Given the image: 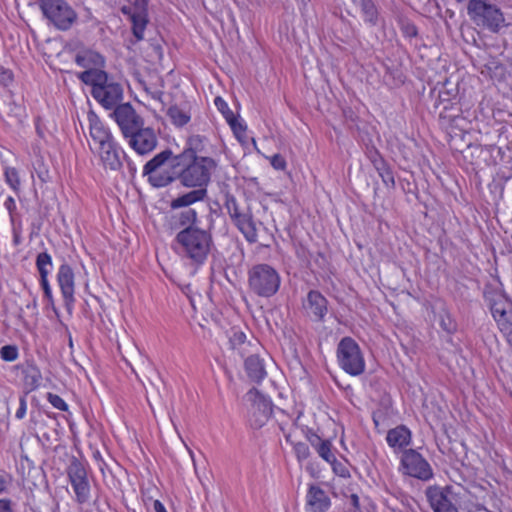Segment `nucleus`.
<instances>
[{"label":"nucleus","mask_w":512,"mask_h":512,"mask_svg":"<svg viewBox=\"0 0 512 512\" xmlns=\"http://www.w3.org/2000/svg\"><path fill=\"white\" fill-rule=\"evenodd\" d=\"M374 163H376L375 160ZM375 165L376 169L378 170L379 176L382 178L383 183L387 187H394L395 180L392 171L386 167L385 163L382 160H380V165Z\"/></svg>","instance_id":"c9c22d12"},{"label":"nucleus","mask_w":512,"mask_h":512,"mask_svg":"<svg viewBox=\"0 0 512 512\" xmlns=\"http://www.w3.org/2000/svg\"><path fill=\"white\" fill-rule=\"evenodd\" d=\"M236 126H237V132H234L235 134L238 135L239 133H244L245 132L246 127L243 126L240 122L237 121Z\"/></svg>","instance_id":"13d9d810"},{"label":"nucleus","mask_w":512,"mask_h":512,"mask_svg":"<svg viewBox=\"0 0 512 512\" xmlns=\"http://www.w3.org/2000/svg\"><path fill=\"white\" fill-rule=\"evenodd\" d=\"M401 470L411 477L427 481L433 477V470L426 459L416 450H405L401 457Z\"/></svg>","instance_id":"f8f14e48"},{"label":"nucleus","mask_w":512,"mask_h":512,"mask_svg":"<svg viewBox=\"0 0 512 512\" xmlns=\"http://www.w3.org/2000/svg\"><path fill=\"white\" fill-rule=\"evenodd\" d=\"M90 147L98 154L105 169L117 171L122 167L121 154H123V151L115 140L105 146L93 148L90 145Z\"/></svg>","instance_id":"a211bd4d"},{"label":"nucleus","mask_w":512,"mask_h":512,"mask_svg":"<svg viewBox=\"0 0 512 512\" xmlns=\"http://www.w3.org/2000/svg\"><path fill=\"white\" fill-rule=\"evenodd\" d=\"M328 463L331 464L334 473L339 475L340 477L346 478L350 476L347 468L341 462L337 461L335 456L334 461Z\"/></svg>","instance_id":"a19ab883"},{"label":"nucleus","mask_w":512,"mask_h":512,"mask_svg":"<svg viewBox=\"0 0 512 512\" xmlns=\"http://www.w3.org/2000/svg\"><path fill=\"white\" fill-rule=\"evenodd\" d=\"M121 12L124 15H127L129 17L131 23L133 24V16H134V13H135V10L133 9V6H123L121 8Z\"/></svg>","instance_id":"3c124183"},{"label":"nucleus","mask_w":512,"mask_h":512,"mask_svg":"<svg viewBox=\"0 0 512 512\" xmlns=\"http://www.w3.org/2000/svg\"><path fill=\"white\" fill-rule=\"evenodd\" d=\"M36 267L40 278L48 277L52 268V258L47 252H41L36 258Z\"/></svg>","instance_id":"c756f323"},{"label":"nucleus","mask_w":512,"mask_h":512,"mask_svg":"<svg viewBox=\"0 0 512 512\" xmlns=\"http://www.w3.org/2000/svg\"><path fill=\"white\" fill-rule=\"evenodd\" d=\"M506 336L507 342L512 347V325L507 330H500Z\"/></svg>","instance_id":"864d4df0"},{"label":"nucleus","mask_w":512,"mask_h":512,"mask_svg":"<svg viewBox=\"0 0 512 512\" xmlns=\"http://www.w3.org/2000/svg\"><path fill=\"white\" fill-rule=\"evenodd\" d=\"M27 410V402H26V394H23L19 398V408L16 411L15 417L17 419H23L26 415Z\"/></svg>","instance_id":"37998d69"},{"label":"nucleus","mask_w":512,"mask_h":512,"mask_svg":"<svg viewBox=\"0 0 512 512\" xmlns=\"http://www.w3.org/2000/svg\"><path fill=\"white\" fill-rule=\"evenodd\" d=\"M246 335L242 331H236L233 333L232 337L230 338V342L233 347L236 345H241L245 342Z\"/></svg>","instance_id":"a18cd8bd"},{"label":"nucleus","mask_w":512,"mask_h":512,"mask_svg":"<svg viewBox=\"0 0 512 512\" xmlns=\"http://www.w3.org/2000/svg\"><path fill=\"white\" fill-rule=\"evenodd\" d=\"M167 115L171 122L179 127L186 125L190 121V115L178 106H171L167 111Z\"/></svg>","instance_id":"7c9ffc66"},{"label":"nucleus","mask_w":512,"mask_h":512,"mask_svg":"<svg viewBox=\"0 0 512 512\" xmlns=\"http://www.w3.org/2000/svg\"><path fill=\"white\" fill-rule=\"evenodd\" d=\"M41 378V373L35 366H28L24 370L25 383L29 385L31 389H35L40 385Z\"/></svg>","instance_id":"72a5a7b5"},{"label":"nucleus","mask_w":512,"mask_h":512,"mask_svg":"<svg viewBox=\"0 0 512 512\" xmlns=\"http://www.w3.org/2000/svg\"><path fill=\"white\" fill-rule=\"evenodd\" d=\"M12 483V476L7 473L0 474V494L7 490Z\"/></svg>","instance_id":"c03bdc74"},{"label":"nucleus","mask_w":512,"mask_h":512,"mask_svg":"<svg viewBox=\"0 0 512 512\" xmlns=\"http://www.w3.org/2000/svg\"><path fill=\"white\" fill-rule=\"evenodd\" d=\"M303 308L310 318L321 321L327 313V300L320 292L311 290L303 302Z\"/></svg>","instance_id":"aec40b11"},{"label":"nucleus","mask_w":512,"mask_h":512,"mask_svg":"<svg viewBox=\"0 0 512 512\" xmlns=\"http://www.w3.org/2000/svg\"><path fill=\"white\" fill-rule=\"evenodd\" d=\"M207 197L206 188H196L186 194L180 195L171 201L170 207L178 209L188 207L196 202L203 201Z\"/></svg>","instance_id":"cd10ccee"},{"label":"nucleus","mask_w":512,"mask_h":512,"mask_svg":"<svg viewBox=\"0 0 512 512\" xmlns=\"http://www.w3.org/2000/svg\"><path fill=\"white\" fill-rule=\"evenodd\" d=\"M172 156L171 150H164L155 155L143 167V176L147 177L148 182L156 188H161L173 182L174 177L170 170L162 169V166Z\"/></svg>","instance_id":"9d476101"},{"label":"nucleus","mask_w":512,"mask_h":512,"mask_svg":"<svg viewBox=\"0 0 512 512\" xmlns=\"http://www.w3.org/2000/svg\"><path fill=\"white\" fill-rule=\"evenodd\" d=\"M245 371L251 381L260 383L267 375L263 360L257 355H251L245 360Z\"/></svg>","instance_id":"bb28decb"},{"label":"nucleus","mask_w":512,"mask_h":512,"mask_svg":"<svg viewBox=\"0 0 512 512\" xmlns=\"http://www.w3.org/2000/svg\"><path fill=\"white\" fill-rule=\"evenodd\" d=\"M250 402L249 422L253 428H261L270 419L273 412L272 401L260 393L256 388L250 389L246 394Z\"/></svg>","instance_id":"9b49d317"},{"label":"nucleus","mask_w":512,"mask_h":512,"mask_svg":"<svg viewBox=\"0 0 512 512\" xmlns=\"http://www.w3.org/2000/svg\"><path fill=\"white\" fill-rule=\"evenodd\" d=\"M13 81L12 72L6 69L0 70V82L4 85H9Z\"/></svg>","instance_id":"de8ad7c7"},{"label":"nucleus","mask_w":512,"mask_h":512,"mask_svg":"<svg viewBox=\"0 0 512 512\" xmlns=\"http://www.w3.org/2000/svg\"><path fill=\"white\" fill-rule=\"evenodd\" d=\"M43 292H44V296L48 300V302L53 304L54 299H53V294H52L51 287L48 290H44Z\"/></svg>","instance_id":"5fc2aeb1"},{"label":"nucleus","mask_w":512,"mask_h":512,"mask_svg":"<svg viewBox=\"0 0 512 512\" xmlns=\"http://www.w3.org/2000/svg\"><path fill=\"white\" fill-rule=\"evenodd\" d=\"M270 164L276 170H284L286 168V160L280 154H275L270 158Z\"/></svg>","instance_id":"79ce46f5"},{"label":"nucleus","mask_w":512,"mask_h":512,"mask_svg":"<svg viewBox=\"0 0 512 512\" xmlns=\"http://www.w3.org/2000/svg\"><path fill=\"white\" fill-rule=\"evenodd\" d=\"M111 117L119 126L124 138L144 126V119L130 103H122L113 109Z\"/></svg>","instance_id":"4468645a"},{"label":"nucleus","mask_w":512,"mask_h":512,"mask_svg":"<svg viewBox=\"0 0 512 512\" xmlns=\"http://www.w3.org/2000/svg\"><path fill=\"white\" fill-rule=\"evenodd\" d=\"M279 273L268 264L253 266L248 273L250 290L260 297H271L279 290Z\"/></svg>","instance_id":"39448f33"},{"label":"nucleus","mask_w":512,"mask_h":512,"mask_svg":"<svg viewBox=\"0 0 512 512\" xmlns=\"http://www.w3.org/2000/svg\"><path fill=\"white\" fill-rule=\"evenodd\" d=\"M6 183L16 192L19 191L20 179L16 168L6 167L4 171Z\"/></svg>","instance_id":"e433bc0d"},{"label":"nucleus","mask_w":512,"mask_h":512,"mask_svg":"<svg viewBox=\"0 0 512 512\" xmlns=\"http://www.w3.org/2000/svg\"><path fill=\"white\" fill-rule=\"evenodd\" d=\"M41 9L60 30H68L77 19L76 12L65 0H42Z\"/></svg>","instance_id":"1a4fd4ad"},{"label":"nucleus","mask_w":512,"mask_h":512,"mask_svg":"<svg viewBox=\"0 0 512 512\" xmlns=\"http://www.w3.org/2000/svg\"><path fill=\"white\" fill-rule=\"evenodd\" d=\"M93 458L98 462H103L101 453L98 450L93 452Z\"/></svg>","instance_id":"bf43d9fd"},{"label":"nucleus","mask_w":512,"mask_h":512,"mask_svg":"<svg viewBox=\"0 0 512 512\" xmlns=\"http://www.w3.org/2000/svg\"><path fill=\"white\" fill-rule=\"evenodd\" d=\"M153 509L155 512H167L166 508L164 507L163 503L159 500H155L153 503Z\"/></svg>","instance_id":"603ef678"},{"label":"nucleus","mask_w":512,"mask_h":512,"mask_svg":"<svg viewBox=\"0 0 512 512\" xmlns=\"http://www.w3.org/2000/svg\"><path fill=\"white\" fill-rule=\"evenodd\" d=\"M87 118L89 122V134L95 148L103 145L105 146L106 144L114 141V137L109 128L105 127L93 111L88 112Z\"/></svg>","instance_id":"6ab92c4d"},{"label":"nucleus","mask_w":512,"mask_h":512,"mask_svg":"<svg viewBox=\"0 0 512 512\" xmlns=\"http://www.w3.org/2000/svg\"><path fill=\"white\" fill-rule=\"evenodd\" d=\"M40 285H41L43 291L48 290L51 287L49 284V281H48V277L40 278Z\"/></svg>","instance_id":"6e6d98bb"},{"label":"nucleus","mask_w":512,"mask_h":512,"mask_svg":"<svg viewBox=\"0 0 512 512\" xmlns=\"http://www.w3.org/2000/svg\"><path fill=\"white\" fill-rule=\"evenodd\" d=\"M214 104L216 108L221 112L224 116L230 127L234 132H237V118L235 117L232 110L229 108L227 102L220 96L216 97L214 100Z\"/></svg>","instance_id":"c85d7f7f"},{"label":"nucleus","mask_w":512,"mask_h":512,"mask_svg":"<svg viewBox=\"0 0 512 512\" xmlns=\"http://www.w3.org/2000/svg\"><path fill=\"white\" fill-rule=\"evenodd\" d=\"M75 62L77 65L85 68V70L101 69L105 64L104 57L92 50L78 53L75 57Z\"/></svg>","instance_id":"a878e982"},{"label":"nucleus","mask_w":512,"mask_h":512,"mask_svg":"<svg viewBox=\"0 0 512 512\" xmlns=\"http://www.w3.org/2000/svg\"><path fill=\"white\" fill-rule=\"evenodd\" d=\"M451 493V486H429L426 489L425 495L433 512H458L450 498Z\"/></svg>","instance_id":"dca6fc26"},{"label":"nucleus","mask_w":512,"mask_h":512,"mask_svg":"<svg viewBox=\"0 0 512 512\" xmlns=\"http://www.w3.org/2000/svg\"><path fill=\"white\" fill-rule=\"evenodd\" d=\"M78 78L91 86L92 97L105 109H115L123 99V87L102 69L85 70Z\"/></svg>","instance_id":"f03ea898"},{"label":"nucleus","mask_w":512,"mask_h":512,"mask_svg":"<svg viewBox=\"0 0 512 512\" xmlns=\"http://www.w3.org/2000/svg\"><path fill=\"white\" fill-rule=\"evenodd\" d=\"M475 509H476V511L493 512V511L487 509L483 503H476Z\"/></svg>","instance_id":"4d7b16f0"},{"label":"nucleus","mask_w":512,"mask_h":512,"mask_svg":"<svg viewBox=\"0 0 512 512\" xmlns=\"http://www.w3.org/2000/svg\"><path fill=\"white\" fill-rule=\"evenodd\" d=\"M129 146L139 155H145L152 152L158 143L155 131L150 127H144L134 131L125 138Z\"/></svg>","instance_id":"f3484780"},{"label":"nucleus","mask_w":512,"mask_h":512,"mask_svg":"<svg viewBox=\"0 0 512 512\" xmlns=\"http://www.w3.org/2000/svg\"><path fill=\"white\" fill-rule=\"evenodd\" d=\"M0 512H13L10 499H0Z\"/></svg>","instance_id":"8fccbe9b"},{"label":"nucleus","mask_w":512,"mask_h":512,"mask_svg":"<svg viewBox=\"0 0 512 512\" xmlns=\"http://www.w3.org/2000/svg\"><path fill=\"white\" fill-rule=\"evenodd\" d=\"M133 35L137 41L144 38V31L149 22L148 19V0H133Z\"/></svg>","instance_id":"412c9836"},{"label":"nucleus","mask_w":512,"mask_h":512,"mask_svg":"<svg viewBox=\"0 0 512 512\" xmlns=\"http://www.w3.org/2000/svg\"><path fill=\"white\" fill-rule=\"evenodd\" d=\"M47 400L54 408L60 411L68 410V405L66 404V402L57 394L48 393Z\"/></svg>","instance_id":"ea45409f"},{"label":"nucleus","mask_w":512,"mask_h":512,"mask_svg":"<svg viewBox=\"0 0 512 512\" xmlns=\"http://www.w3.org/2000/svg\"><path fill=\"white\" fill-rule=\"evenodd\" d=\"M339 367L351 376H359L365 371V359L358 343L351 337H344L337 346Z\"/></svg>","instance_id":"423d86ee"},{"label":"nucleus","mask_w":512,"mask_h":512,"mask_svg":"<svg viewBox=\"0 0 512 512\" xmlns=\"http://www.w3.org/2000/svg\"><path fill=\"white\" fill-rule=\"evenodd\" d=\"M293 450L299 462H302L309 458L310 450L306 443L295 442L293 443Z\"/></svg>","instance_id":"4c0bfd02"},{"label":"nucleus","mask_w":512,"mask_h":512,"mask_svg":"<svg viewBox=\"0 0 512 512\" xmlns=\"http://www.w3.org/2000/svg\"><path fill=\"white\" fill-rule=\"evenodd\" d=\"M128 168H129V170H130V172L132 174H134L136 172V170H137L135 165L133 163H131V162H128Z\"/></svg>","instance_id":"052dcab7"},{"label":"nucleus","mask_w":512,"mask_h":512,"mask_svg":"<svg viewBox=\"0 0 512 512\" xmlns=\"http://www.w3.org/2000/svg\"><path fill=\"white\" fill-rule=\"evenodd\" d=\"M438 320L440 327L448 334H452L457 329L456 322L452 319L451 315L446 311L442 310L438 313Z\"/></svg>","instance_id":"473e14b6"},{"label":"nucleus","mask_w":512,"mask_h":512,"mask_svg":"<svg viewBox=\"0 0 512 512\" xmlns=\"http://www.w3.org/2000/svg\"><path fill=\"white\" fill-rule=\"evenodd\" d=\"M208 139L201 135H192L187 139L186 147L184 150L175 156V159L182 161L189 160L196 157H205L203 154L206 151V144Z\"/></svg>","instance_id":"4be33fe9"},{"label":"nucleus","mask_w":512,"mask_h":512,"mask_svg":"<svg viewBox=\"0 0 512 512\" xmlns=\"http://www.w3.org/2000/svg\"><path fill=\"white\" fill-rule=\"evenodd\" d=\"M403 31H404L405 35L408 37H415L418 34L416 26L413 24H410V23L406 24L403 27Z\"/></svg>","instance_id":"09e8293b"},{"label":"nucleus","mask_w":512,"mask_h":512,"mask_svg":"<svg viewBox=\"0 0 512 512\" xmlns=\"http://www.w3.org/2000/svg\"><path fill=\"white\" fill-rule=\"evenodd\" d=\"M361 7L365 21L375 24L377 20V10L373 2L371 0H362Z\"/></svg>","instance_id":"f704fd0d"},{"label":"nucleus","mask_w":512,"mask_h":512,"mask_svg":"<svg viewBox=\"0 0 512 512\" xmlns=\"http://www.w3.org/2000/svg\"><path fill=\"white\" fill-rule=\"evenodd\" d=\"M306 439L323 460L326 462L334 461V453L332 452V443L330 440L322 439L312 429L307 430Z\"/></svg>","instance_id":"5701e85b"},{"label":"nucleus","mask_w":512,"mask_h":512,"mask_svg":"<svg viewBox=\"0 0 512 512\" xmlns=\"http://www.w3.org/2000/svg\"><path fill=\"white\" fill-rule=\"evenodd\" d=\"M175 166L182 167L178 179L183 186L206 188L217 168V162L212 157H196L186 161L175 159Z\"/></svg>","instance_id":"7ed1b4c3"},{"label":"nucleus","mask_w":512,"mask_h":512,"mask_svg":"<svg viewBox=\"0 0 512 512\" xmlns=\"http://www.w3.org/2000/svg\"><path fill=\"white\" fill-rule=\"evenodd\" d=\"M224 207L233 223L240 231L247 242L254 244L258 242V227L262 222L257 221L249 207L243 208L237 199L231 195H225Z\"/></svg>","instance_id":"20e7f679"},{"label":"nucleus","mask_w":512,"mask_h":512,"mask_svg":"<svg viewBox=\"0 0 512 512\" xmlns=\"http://www.w3.org/2000/svg\"><path fill=\"white\" fill-rule=\"evenodd\" d=\"M177 223L180 227L184 228H190V227H197L196 221H197V212L194 209H187L184 211H181L176 215Z\"/></svg>","instance_id":"2f4dec72"},{"label":"nucleus","mask_w":512,"mask_h":512,"mask_svg":"<svg viewBox=\"0 0 512 512\" xmlns=\"http://www.w3.org/2000/svg\"><path fill=\"white\" fill-rule=\"evenodd\" d=\"M178 254L193 265H202L214 247L212 233L200 227L184 228L175 237Z\"/></svg>","instance_id":"f257e3e1"},{"label":"nucleus","mask_w":512,"mask_h":512,"mask_svg":"<svg viewBox=\"0 0 512 512\" xmlns=\"http://www.w3.org/2000/svg\"><path fill=\"white\" fill-rule=\"evenodd\" d=\"M307 504L312 512H326L330 507V499L320 487L311 485L307 493Z\"/></svg>","instance_id":"b1692460"},{"label":"nucleus","mask_w":512,"mask_h":512,"mask_svg":"<svg viewBox=\"0 0 512 512\" xmlns=\"http://www.w3.org/2000/svg\"><path fill=\"white\" fill-rule=\"evenodd\" d=\"M57 283L61 290L64 306L69 314H72L75 299V276L73 269L67 263L59 266L57 272Z\"/></svg>","instance_id":"2eb2a0df"},{"label":"nucleus","mask_w":512,"mask_h":512,"mask_svg":"<svg viewBox=\"0 0 512 512\" xmlns=\"http://www.w3.org/2000/svg\"><path fill=\"white\" fill-rule=\"evenodd\" d=\"M387 443L394 449H403L411 442V431L404 425L390 429L386 436Z\"/></svg>","instance_id":"393cba45"},{"label":"nucleus","mask_w":512,"mask_h":512,"mask_svg":"<svg viewBox=\"0 0 512 512\" xmlns=\"http://www.w3.org/2000/svg\"><path fill=\"white\" fill-rule=\"evenodd\" d=\"M66 473L75 494V500L78 504L89 502L91 497V486L88 479L87 469L78 458L72 456Z\"/></svg>","instance_id":"6e6552de"},{"label":"nucleus","mask_w":512,"mask_h":512,"mask_svg":"<svg viewBox=\"0 0 512 512\" xmlns=\"http://www.w3.org/2000/svg\"><path fill=\"white\" fill-rule=\"evenodd\" d=\"M0 357L4 361L12 362L18 357V349L14 345H5L0 349Z\"/></svg>","instance_id":"58836bf2"},{"label":"nucleus","mask_w":512,"mask_h":512,"mask_svg":"<svg viewBox=\"0 0 512 512\" xmlns=\"http://www.w3.org/2000/svg\"><path fill=\"white\" fill-rule=\"evenodd\" d=\"M493 318L500 330H507L512 325V301L501 292L485 295Z\"/></svg>","instance_id":"ddd939ff"},{"label":"nucleus","mask_w":512,"mask_h":512,"mask_svg":"<svg viewBox=\"0 0 512 512\" xmlns=\"http://www.w3.org/2000/svg\"><path fill=\"white\" fill-rule=\"evenodd\" d=\"M467 10L473 21L492 32H498L504 26L505 19L501 10L484 0H470Z\"/></svg>","instance_id":"0eeeda50"},{"label":"nucleus","mask_w":512,"mask_h":512,"mask_svg":"<svg viewBox=\"0 0 512 512\" xmlns=\"http://www.w3.org/2000/svg\"><path fill=\"white\" fill-rule=\"evenodd\" d=\"M4 207L9 212L11 219H13V214L16 211V202L12 196L6 198L4 202Z\"/></svg>","instance_id":"49530a36"}]
</instances>
